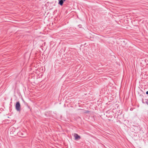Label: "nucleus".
<instances>
[{
	"mask_svg": "<svg viewBox=\"0 0 148 148\" xmlns=\"http://www.w3.org/2000/svg\"><path fill=\"white\" fill-rule=\"evenodd\" d=\"M146 103H147V105H148V102H146Z\"/></svg>",
	"mask_w": 148,
	"mask_h": 148,
	"instance_id": "nucleus-5",
	"label": "nucleus"
},
{
	"mask_svg": "<svg viewBox=\"0 0 148 148\" xmlns=\"http://www.w3.org/2000/svg\"><path fill=\"white\" fill-rule=\"evenodd\" d=\"M64 2L62 0H59L58 4L61 5H62L63 4Z\"/></svg>",
	"mask_w": 148,
	"mask_h": 148,
	"instance_id": "nucleus-3",
	"label": "nucleus"
},
{
	"mask_svg": "<svg viewBox=\"0 0 148 148\" xmlns=\"http://www.w3.org/2000/svg\"><path fill=\"white\" fill-rule=\"evenodd\" d=\"M16 109L17 111H20L21 110V106L19 102H16L15 106Z\"/></svg>",
	"mask_w": 148,
	"mask_h": 148,
	"instance_id": "nucleus-1",
	"label": "nucleus"
},
{
	"mask_svg": "<svg viewBox=\"0 0 148 148\" xmlns=\"http://www.w3.org/2000/svg\"><path fill=\"white\" fill-rule=\"evenodd\" d=\"M22 135H23V134L22 133Z\"/></svg>",
	"mask_w": 148,
	"mask_h": 148,
	"instance_id": "nucleus-6",
	"label": "nucleus"
},
{
	"mask_svg": "<svg viewBox=\"0 0 148 148\" xmlns=\"http://www.w3.org/2000/svg\"><path fill=\"white\" fill-rule=\"evenodd\" d=\"M146 94L147 95H148V91L146 92Z\"/></svg>",
	"mask_w": 148,
	"mask_h": 148,
	"instance_id": "nucleus-4",
	"label": "nucleus"
},
{
	"mask_svg": "<svg viewBox=\"0 0 148 148\" xmlns=\"http://www.w3.org/2000/svg\"><path fill=\"white\" fill-rule=\"evenodd\" d=\"M74 136L75 140H77L80 139V136L76 134H75L74 135Z\"/></svg>",
	"mask_w": 148,
	"mask_h": 148,
	"instance_id": "nucleus-2",
	"label": "nucleus"
}]
</instances>
